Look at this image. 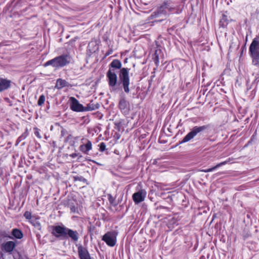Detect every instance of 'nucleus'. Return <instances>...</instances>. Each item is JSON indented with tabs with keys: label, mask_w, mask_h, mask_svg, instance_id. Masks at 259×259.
<instances>
[{
	"label": "nucleus",
	"mask_w": 259,
	"mask_h": 259,
	"mask_svg": "<svg viewBox=\"0 0 259 259\" xmlns=\"http://www.w3.org/2000/svg\"><path fill=\"white\" fill-rule=\"evenodd\" d=\"M130 68H122V63L118 59H114L110 63L106 76L111 92L123 89L125 93H130Z\"/></svg>",
	"instance_id": "obj_1"
},
{
	"label": "nucleus",
	"mask_w": 259,
	"mask_h": 259,
	"mask_svg": "<svg viewBox=\"0 0 259 259\" xmlns=\"http://www.w3.org/2000/svg\"><path fill=\"white\" fill-rule=\"evenodd\" d=\"M118 107L123 114H128L130 110V104L125 98H122L119 100Z\"/></svg>",
	"instance_id": "obj_11"
},
{
	"label": "nucleus",
	"mask_w": 259,
	"mask_h": 259,
	"mask_svg": "<svg viewBox=\"0 0 259 259\" xmlns=\"http://www.w3.org/2000/svg\"><path fill=\"white\" fill-rule=\"evenodd\" d=\"M70 86V83L66 80L62 78H58L57 79L55 88L60 90L64 87H69Z\"/></svg>",
	"instance_id": "obj_15"
},
{
	"label": "nucleus",
	"mask_w": 259,
	"mask_h": 259,
	"mask_svg": "<svg viewBox=\"0 0 259 259\" xmlns=\"http://www.w3.org/2000/svg\"><path fill=\"white\" fill-rule=\"evenodd\" d=\"M100 106L99 103L92 100L87 104L86 107H84L85 111H93L98 109L99 108Z\"/></svg>",
	"instance_id": "obj_16"
},
{
	"label": "nucleus",
	"mask_w": 259,
	"mask_h": 259,
	"mask_svg": "<svg viewBox=\"0 0 259 259\" xmlns=\"http://www.w3.org/2000/svg\"><path fill=\"white\" fill-rule=\"evenodd\" d=\"M79 149L83 153L88 154L89 152L92 149V142L89 140H87V143L80 145Z\"/></svg>",
	"instance_id": "obj_14"
},
{
	"label": "nucleus",
	"mask_w": 259,
	"mask_h": 259,
	"mask_svg": "<svg viewBox=\"0 0 259 259\" xmlns=\"http://www.w3.org/2000/svg\"><path fill=\"white\" fill-rule=\"evenodd\" d=\"M177 6V4L171 0H165L152 13V16L158 17L162 16L166 17L169 13L173 12Z\"/></svg>",
	"instance_id": "obj_3"
},
{
	"label": "nucleus",
	"mask_w": 259,
	"mask_h": 259,
	"mask_svg": "<svg viewBox=\"0 0 259 259\" xmlns=\"http://www.w3.org/2000/svg\"><path fill=\"white\" fill-rule=\"evenodd\" d=\"M160 53H161V50L157 49L155 51L154 53L152 55V59L157 67H158V66H159V55Z\"/></svg>",
	"instance_id": "obj_18"
},
{
	"label": "nucleus",
	"mask_w": 259,
	"mask_h": 259,
	"mask_svg": "<svg viewBox=\"0 0 259 259\" xmlns=\"http://www.w3.org/2000/svg\"><path fill=\"white\" fill-rule=\"evenodd\" d=\"M90 161H91L92 162H93V163H96L97 164H98V165H102L101 164L96 162V161L94 160H90Z\"/></svg>",
	"instance_id": "obj_33"
},
{
	"label": "nucleus",
	"mask_w": 259,
	"mask_h": 259,
	"mask_svg": "<svg viewBox=\"0 0 259 259\" xmlns=\"http://www.w3.org/2000/svg\"><path fill=\"white\" fill-rule=\"evenodd\" d=\"M71 157H72V158H74L76 157H78V159H79L80 158L82 157V155H80L79 153H72V154H70L69 155Z\"/></svg>",
	"instance_id": "obj_29"
},
{
	"label": "nucleus",
	"mask_w": 259,
	"mask_h": 259,
	"mask_svg": "<svg viewBox=\"0 0 259 259\" xmlns=\"http://www.w3.org/2000/svg\"><path fill=\"white\" fill-rule=\"evenodd\" d=\"M112 52V50H110V51H108L105 54V56L107 57L108 56V55H109L110 54H111V53Z\"/></svg>",
	"instance_id": "obj_32"
},
{
	"label": "nucleus",
	"mask_w": 259,
	"mask_h": 259,
	"mask_svg": "<svg viewBox=\"0 0 259 259\" xmlns=\"http://www.w3.org/2000/svg\"><path fill=\"white\" fill-rule=\"evenodd\" d=\"M67 133V131L66 130H65L64 128H62V130H61V136L62 137H64L65 134Z\"/></svg>",
	"instance_id": "obj_31"
},
{
	"label": "nucleus",
	"mask_w": 259,
	"mask_h": 259,
	"mask_svg": "<svg viewBox=\"0 0 259 259\" xmlns=\"http://www.w3.org/2000/svg\"><path fill=\"white\" fill-rule=\"evenodd\" d=\"M11 80L0 77V93L9 89L11 87Z\"/></svg>",
	"instance_id": "obj_12"
},
{
	"label": "nucleus",
	"mask_w": 259,
	"mask_h": 259,
	"mask_svg": "<svg viewBox=\"0 0 259 259\" xmlns=\"http://www.w3.org/2000/svg\"><path fill=\"white\" fill-rule=\"evenodd\" d=\"M36 236H37V237H38V236H39V237H40V235H38V234H37V235H36Z\"/></svg>",
	"instance_id": "obj_35"
},
{
	"label": "nucleus",
	"mask_w": 259,
	"mask_h": 259,
	"mask_svg": "<svg viewBox=\"0 0 259 259\" xmlns=\"http://www.w3.org/2000/svg\"><path fill=\"white\" fill-rule=\"evenodd\" d=\"M26 136H27V134H26L25 133H24L21 136H20L18 139L17 140V144L20 143L21 141H22L23 140H24L26 138Z\"/></svg>",
	"instance_id": "obj_27"
},
{
	"label": "nucleus",
	"mask_w": 259,
	"mask_h": 259,
	"mask_svg": "<svg viewBox=\"0 0 259 259\" xmlns=\"http://www.w3.org/2000/svg\"><path fill=\"white\" fill-rule=\"evenodd\" d=\"M72 61V57L68 54H63L46 62L44 66H52L55 68H62L68 65Z\"/></svg>",
	"instance_id": "obj_4"
},
{
	"label": "nucleus",
	"mask_w": 259,
	"mask_h": 259,
	"mask_svg": "<svg viewBox=\"0 0 259 259\" xmlns=\"http://www.w3.org/2000/svg\"><path fill=\"white\" fill-rule=\"evenodd\" d=\"M74 179L75 180H78L79 181H83V182L86 181V179H84V178H83L82 177H75Z\"/></svg>",
	"instance_id": "obj_30"
},
{
	"label": "nucleus",
	"mask_w": 259,
	"mask_h": 259,
	"mask_svg": "<svg viewBox=\"0 0 259 259\" xmlns=\"http://www.w3.org/2000/svg\"><path fill=\"white\" fill-rule=\"evenodd\" d=\"M45 101V96L44 95L40 96L38 100L37 101V104L38 106H41Z\"/></svg>",
	"instance_id": "obj_23"
},
{
	"label": "nucleus",
	"mask_w": 259,
	"mask_h": 259,
	"mask_svg": "<svg viewBox=\"0 0 259 259\" xmlns=\"http://www.w3.org/2000/svg\"><path fill=\"white\" fill-rule=\"evenodd\" d=\"M227 163V161H225L222 162L217 164L215 166H213V167H212L211 168L201 170V171H203V172H211V171L215 170L218 167H220L221 166H223L224 165H225Z\"/></svg>",
	"instance_id": "obj_20"
},
{
	"label": "nucleus",
	"mask_w": 259,
	"mask_h": 259,
	"mask_svg": "<svg viewBox=\"0 0 259 259\" xmlns=\"http://www.w3.org/2000/svg\"><path fill=\"white\" fill-rule=\"evenodd\" d=\"M33 130L34 131V134L35 136L40 139L41 138V136L39 133V130L37 127H34Z\"/></svg>",
	"instance_id": "obj_26"
},
{
	"label": "nucleus",
	"mask_w": 259,
	"mask_h": 259,
	"mask_svg": "<svg viewBox=\"0 0 259 259\" xmlns=\"http://www.w3.org/2000/svg\"><path fill=\"white\" fill-rule=\"evenodd\" d=\"M249 54L255 65H259V36L253 39L249 48Z\"/></svg>",
	"instance_id": "obj_5"
},
{
	"label": "nucleus",
	"mask_w": 259,
	"mask_h": 259,
	"mask_svg": "<svg viewBox=\"0 0 259 259\" xmlns=\"http://www.w3.org/2000/svg\"><path fill=\"white\" fill-rule=\"evenodd\" d=\"M11 234L16 239H20L23 237V234L22 232L17 228H15L12 230Z\"/></svg>",
	"instance_id": "obj_19"
},
{
	"label": "nucleus",
	"mask_w": 259,
	"mask_h": 259,
	"mask_svg": "<svg viewBox=\"0 0 259 259\" xmlns=\"http://www.w3.org/2000/svg\"><path fill=\"white\" fill-rule=\"evenodd\" d=\"M16 246V243L13 241H8L1 244V248L2 251L12 254L14 248Z\"/></svg>",
	"instance_id": "obj_10"
},
{
	"label": "nucleus",
	"mask_w": 259,
	"mask_h": 259,
	"mask_svg": "<svg viewBox=\"0 0 259 259\" xmlns=\"http://www.w3.org/2000/svg\"><path fill=\"white\" fill-rule=\"evenodd\" d=\"M108 200L110 203L114 206H116L118 204L115 202V199L111 194L108 195Z\"/></svg>",
	"instance_id": "obj_24"
},
{
	"label": "nucleus",
	"mask_w": 259,
	"mask_h": 259,
	"mask_svg": "<svg viewBox=\"0 0 259 259\" xmlns=\"http://www.w3.org/2000/svg\"><path fill=\"white\" fill-rule=\"evenodd\" d=\"M39 219V218L38 217H33V219L30 221V223L35 227V228L39 231H41V225Z\"/></svg>",
	"instance_id": "obj_17"
},
{
	"label": "nucleus",
	"mask_w": 259,
	"mask_h": 259,
	"mask_svg": "<svg viewBox=\"0 0 259 259\" xmlns=\"http://www.w3.org/2000/svg\"><path fill=\"white\" fill-rule=\"evenodd\" d=\"M65 205L67 206L70 208L71 212H75L76 211V207L74 203L70 201V200H68L67 201H65Z\"/></svg>",
	"instance_id": "obj_21"
},
{
	"label": "nucleus",
	"mask_w": 259,
	"mask_h": 259,
	"mask_svg": "<svg viewBox=\"0 0 259 259\" xmlns=\"http://www.w3.org/2000/svg\"><path fill=\"white\" fill-rule=\"evenodd\" d=\"M99 150L101 152H103L106 149V144L104 142H101L100 144H99Z\"/></svg>",
	"instance_id": "obj_28"
},
{
	"label": "nucleus",
	"mask_w": 259,
	"mask_h": 259,
	"mask_svg": "<svg viewBox=\"0 0 259 259\" xmlns=\"http://www.w3.org/2000/svg\"><path fill=\"white\" fill-rule=\"evenodd\" d=\"M209 128L208 125H203L202 126H195L193 127L191 131L189 132L187 135L183 138V139L180 141L179 144H181L184 143L188 142L191 140L193 139L197 134L201 133L202 132L207 130Z\"/></svg>",
	"instance_id": "obj_6"
},
{
	"label": "nucleus",
	"mask_w": 259,
	"mask_h": 259,
	"mask_svg": "<svg viewBox=\"0 0 259 259\" xmlns=\"http://www.w3.org/2000/svg\"><path fill=\"white\" fill-rule=\"evenodd\" d=\"M70 101V109L75 112L85 111L84 107L79 103V101L74 97H71L69 98Z\"/></svg>",
	"instance_id": "obj_8"
},
{
	"label": "nucleus",
	"mask_w": 259,
	"mask_h": 259,
	"mask_svg": "<svg viewBox=\"0 0 259 259\" xmlns=\"http://www.w3.org/2000/svg\"><path fill=\"white\" fill-rule=\"evenodd\" d=\"M117 233L115 231H109L102 237V240L109 246H114L116 242Z\"/></svg>",
	"instance_id": "obj_7"
},
{
	"label": "nucleus",
	"mask_w": 259,
	"mask_h": 259,
	"mask_svg": "<svg viewBox=\"0 0 259 259\" xmlns=\"http://www.w3.org/2000/svg\"><path fill=\"white\" fill-rule=\"evenodd\" d=\"M256 36H259V32H258V34Z\"/></svg>",
	"instance_id": "obj_36"
},
{
	"label": "nucleus",
	"mask_w": 259,
	"mask_h": 259,
	"mask_svg": "<svg viewBox=\"0 0 259 259\" xmlns=\"http://www.w3.org/2000/svg\"><path fill=\"white\" fill-rule=\"evenodd\" d=\"M259 81V77L258 76V77H256L254 81Z\"/></svg>",
	"instance_id": "obj_34"
},
{
	"label": "nucleus",
	"mask_w": 259,
	"mask_h": 259,
	"mask_svg": "<svg viewBox=\"0 0 259 259\" xmlns=\"http://www.w3.org/2000/svg\"><path fill=\"white\" fill-rule=\"evenodd\" d=\"M77 249L80 259H91L89 252L87 248L80 245L78 246Z\"/></svg>",
	"instance_id": "obj_13"
},
{
	"label": "nucleus",
	"mask_w": 259,
	"mask_h": 259,
	"mask_svg": "<svg viewBox=\"0 0 259 259\" xmlns=\"http://www.w3.org/2000/svg\"><path fill=\"white\" fill-rule=\"evenodd\" d=\"M24 217L26 218V219L28 220L29 222L30 221L33 219L31 216V213L29 211H26L25 212Z\"/></svg>",
	"instance_id": "obj_25"
},
{
	"label": "nucleus",
	"mask_w": 259,
	"mask_h": 259,
	"mask_svg": "<svg viewBox=\"0 0 259 259\" xmlns=\"http://www.w3.org/2000/svg\"><path fill=\"white\" fill-rule=\"evenodd\" d=\"M146 191L144 189H141L132 195V198L135 204H138L143 201L146 197Z\"/></svg>",
	"instance_id": "obj_9"
},
{
	"label": "nucleus",
	"mask_w": 259,
	"mask_h": 259,
	"mask_svg": "<svg viewBox=\"0 0 259 259\" xmlns=\"http://www.w3.org/2000/svg\"><path fill=\"white\" fill-rule=\"evenodd\" d=\"M0 235L3 238H8L9 239H13V237L11 236L10 234L6 231H2L0 233Z\"/></svg>",
	"instance_id": "obj_22"
},
{
	"label": "nucleus",
	"mask_w": 259,
	"mask_h": 259,
	"mask_svg": "<svg viewBox=\"0 0 259 259\" xmlns=\"http://www.w3.org/2000/svg\"><path fill=\"white\" fill-rule=\"evenodd\" d=\"M51 234L57 238H71L73 242H76L79 239V234L77 231H74L64 225L51 226Z\"/></svg>",
	"instance_id": "obj_2"
}]
</instances>
